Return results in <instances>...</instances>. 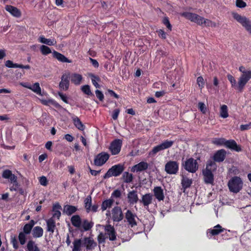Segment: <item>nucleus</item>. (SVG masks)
Segmentation results:
<instances>
[{"mask_svg":"<svg viewBox=\"0 0 251 251\" xmlns=\"http://www.w3.org/2000/svg\"><path fill=\"white\" fill-rule=\"evenodd\" d=\"M239 70L242 74L238 81L237 90L240 92H242L246 84L251 78V70H247L242 66L239 67Z\"/></svg>","mask_w":251,"mask_h":251,"instance_id":"nucleus-1","label":"nucleus"},{"mask_svg":"<svg viewBox=\"0 0 251 251\" xmlns=\"http://www.w3.org/2000/svg\"><path fill=\"white\" fill-rule=\"evenodd\" d=\"M232 16L248 32L251 34V21L249 19L245 16H242L236 12H232Z\"/></svg>","mask_w":251,"mask_h":251,"instance_id":"nucleus-2","label":"nucleus"},{"mask_svg":"<svg viewBox=\"0 0 251 251\" xmlns=\"http://www.w3.org/2000/svg\"><path fill=\"white\" fill-rule=\"evenodd\" d=\"M174 143V141L168 140H165L161 144L154 147L151 151L150 152V154L154 155L157 152L161 151L168 149L171 147L173 145Z\"/></svg>","mask_w":251,"mask_h":251,"instance_id":"nucleus-3","label":"nucleus"},{"mask_svg":"<svg viewBox=\"0 0 251 251\" xmlns=\"http://www.w3.org/2000/svg\"><path fill=\"white\" fill-rule=\"evenodd\" d=\"M122 144V140L119 139H115L111 143L109 149L112 155H117L120 152Z\"/></svg>","mask_w":251,"mask_h":251,"instance_id":"nucleus-4","label":"nucleus"},{"mask_svg":"<svg viewBox=\"0 0 251 251\" xmlns=\"http://www.w3.org/2000/svg\"><path fill=\"white\" fill-rule=\"evenodd\" d=\"M59 84L60 89L65 91L67 90L70 84V73L68 72L63 74Z\"/></svg>","mask_w":251,"mask_h":251,"instance_id":"nucleus-5","label":"nucleus"},{"mask_svg":"<svg viewBox=\"0 0 251 251\" xmlns=\"http://www.w3.org/2000/svg\"><path fill=\"white\" fill-rule=\"evenodd\" d=\"M226 147L231 151L239 152L241 151V147L238 145L235 140L230 139L226 142Z\"/></svg>","mask_w":251,"mask_h":251,"instance_id":"nucleus-6","label":"nucleus"},{"mask_svg":"<svg viewBox=\"0 0 251 251\" xmlns=\"http://www.w3.org/2000/svg\"><path fill=\"white\" fill-rule=\"evenodd\" d=\"M5 9L14 17L19 18L21 16V11L16 7L10 5H6Z\"/></svg>","mask_w":251,"mask_h":251,"instance_id":"nucleus-7","label":"nucleus"},{"mask_svg":"<svg viewBox=\"0 0 251 251\" xmlns=\"http://www.w3.org/2000/svg\"><path fill=\"white\" fill-rule=\"evenodd\" d=\"M181 15L186 19L190 20L191 22L196 23L197 24V22L199 20V18H200V16L191 12H185L181 14Z\"/></svg>","mask_w":251,"mask_h":251,"instance_id":"nucleus-8","label":"nucleus"},{"mask_svg":"<svg viewBox=\"0 0 251 251\" xmlns=\"http://www.w3.org/2000/svg\"><path fill=\"white\" fill-rule=\"evenodd\" d=\"M52 56L54 58L57 59L59 61L61 62L71 63L72 61L68 59L63 54L54 50L52 52Z\"/></svg>","mask_w":251,"mask_h":251,"instance_id":"nucleus-9","label":"nucleus"},{"mask_svg":"<svg viewBox=\"0 0 251 251\" xmlns=\"http://www.w3.org/2000/svg\"><path fill=\"white\" fill-rule=\"evenodd\" d=\"M70 79L72 83L74 84L78 85L81 83L82 79V76L81 75L74 73L72 74H70Z\"/></svg>","mask_w":251,"mask_h":251,"instance_id":"nucleus-10","label":"nucleus"},{"mask_svg":"<svg viewBox=\"0 0 251 251\" xmlns=\"http://www.w3.org/2000/svg\"><path fill=\"white\" fill-rule=\"evenodd\" d=\"M73 121L75 126L78 129L81 131L84 130L85 126L77 117L75 116L73 117Z\"/></svg>","mask_w":251,"mask_h":251,"instance_id":"nucleus-11","label":"nucleus"},{"mask_svg":"<svg viewBox=\"0 0 251 251\" xmlns=\"http://www.w3.org/2000/svg\"><path fill=\"white\" fill-rule=\"evenodd\" d=\"M39 41L49 46L54 45L56 44V41L55 40L46 39L44 36H40L39 37Z\"/></svg>","mask_w":251,"mask_h":251,"instance_id":"nucleus-12","label":"nucleus"},{"mask_svg":"<svg viewBox=\"0 0 251 251\" xmlns=\"http://www.w3.org/2000/svg\"><path fill=\"white\" fill-rule=\"evenodd\" d=\"M226 140L224 138H213L212 143L217 146H224L226 147Z\"/></svg>","mask_w":251,"mask_h":251,"instance_id":"nucleus-13","label":"nucleus"},{"mask_svg":"<svg viewBox=\"0 0 251 251\" xmlns=\"http://www.w3.org/2000/svg\"><path fill=\"white\" fill-rule=\"evenodd\" d=\"M89 76L91 78L92 82L93 84L97 88H100V85L97 82V81H99L100 80V77L98 76H96L92 74H89Z\"/></svg>","mask_w":251,"mask_h":251,"instance_id":"nucleus-14","label":"nucleus"},{"mask_svg":"<svg viewBox=\"0 0 251 251\" xmlns=\"http://www.w3.org/2000/svg\"><path fill=\"white\" fill-rule=\"evenodd\" d=\"M30 90L38 95H41V90L38 82H36L32 85H31Z\"/></svg>","mask_w":251,"mask_h":251,"instance_id":"nucleus-15","label":"nucleus"},{"mask_svg":"<svg viewBox=\"0 0 251 251\" xmlns=\"http://www.w3.org/2000/svg\"><path fill=\"white\" fill-rule=\"evenodd\" d=\"M220 115L223 118H226L228 116L227 107L226 105H223L221 107Z\"/></svg>","mask_w":251,"mask_h":251,"instance_id":"nucleus-16","label":"nucleus"},{"mask_svg":"<svg viewBox=\"0 0 251 251\" xmlns=\"http://www.w3.org/2000/svg\"><path fill=\"white\" fill-rule=\"evenodd\" d=\"M82 91L85 94L88 96H93V94L91 92L90 87L88 85H83L81 88Z\"/></svg>","mask_w":251,"mask_h":251,"instance_id":"nucleus-17","label":"nucleus"},{"mask_svg":"<svg viewBox=\"0 0 251 251\" xmlns=\"http://www.w3.org/2000/svg\"><path fill=\"white\" fill-rule=\"evenodd\" d=\"M228 80L230 81L231 86L237 89L238 84H236V81L234 77L230 74L227 75Z\"/></svg>","mask_w":251,"mask_h":251,"instance_id":"nucleus-18","label":"nucleus"},{"mask_svg":"<svg viewBox=\"0 0 251 251\" xmlns=\"http://www.w3.org/2000/svg\"><path fill=\"white\" fill-rule=\"evenodd\" d=\"M40 50L43 55H47L51 52L50 48L45 45H42L40 47Z\"/></svg>","mask_w":251,"mask_h":251,"instance_id":"nucleus-19","label":"nucleus"},{"mask_svg":"<svg viewBox=\"0 0 251 251\" xmlns=\"http://www.w3.org/2000/svg\"><path fill=\"white\" fill-rule=\"evenodd\" d=\"M226 152L224 149H221L218 151L213 157H223L226 156Z\"/></svg>","mask_w":251,"mask_h":251,"instance_id":"nucleus-20","label":"nucleus"},{"mask_svg":"<svg viewBox=\"0 0 251 251\" xmlns=\"http://www.w3.org/2000/svg\"><path fill=\"white\" fill-rule=\"evenodd\" d=\"M197 84L200 89H202L204 86V81L203 77L201 76L198 77L197 79Z\"/></svg>","mask_w":251,"mask_h":251,"instance_id":"nucleus-21","label":"nucleus"},{"mask_svg":"<svg viewBox=\"0 0 251 251\" xmlns=\"http://www.w3.org/2000/svg\"><path fill=\"white\" fill-rule=\"evenodd\" d=\"M163 23L166 27L169 29L170 31L172 30V25L170 23L169 19L168 17H164L163 19Z\"/></svg>","mask_w":251,"mask_h":251,"instance_id":"nucleus-22","label":"nucleus"},{"mask_svg":"<svg viewBox=\"0 0 251 251\" xmlns=\"http://www.w3.org/2000/svg\"><path fill=\"white\" fill-rule=\"evenodd\" d=\"M236 6L237 7L242 8L245 7L247 6V4L242 0H236Z\"/></svg>","mask_w":251,"mask_h":251,"instance_id":"nucleus-23","label":"nucleus"},{"mask_svg":"<svg viewBox=\"0 0 251 251\" xmlns=\"http://www.w3.org/2000/svg\"><path fill=\"white\" fill-rule=\"evenodd\" d=\"M96 97L101 101H102L104 100V95L103 93L99 90H96L95 91Z\"/></svg>","mask_w":251,"mask_h":251,"instance_id":"nucleus-24","label":"nucleus"},{"mask_svg":"<svg viewBox=\"0 0 251 251\" xmlns=\"http://www.w3.org/2000/svg\"><path fill=\"white\" fill-rule=\"evenodd\" d=\"M198 107L199 109L202 113H205L206 111V108L204 103L200 102L198 103Z\"/></svg>","mask_w":251,"mask_h":251,"instance_id":"nucleus-25","label":"nucleus"},{"mask_svg":"<svg viewBox=\"0 0 251 251\" xmlns=\"http://www.w3.org/2000/svg\"><path fill=\"white\" fill-rule=\"evenodd\" d=\"M157 56L164 57L168 55V53L162 50V49H159L156 51Z\"/></svg>","mask_w":251,"mask_h":251,"instance_id":"nucleus-26","label":"nucleus"},{"mask_svg":"<svg viewBox=\"0 0 251 251\" xmlns=\"http://www.w3.org/2000/svg\"><path fill=\"white\" fill-rule=\"evenodd\" d=\"M251 128V122L246 125H242L240 126V129L242 131L246 130Z\"/></svg>","mask_w":251,"mask_h":251,"instance_id":"nucleus-27","label":"nucleus"},{"mask_svg":"<svg viewBox=\"0 0 251 251\" xmlns=\"http://www.w3.org/2000/svg\"><path fill=\"white\" fill-rule=\"evenodd\" d=\"M119 109H116L113 111V114L112 115V117L113 120H116L117 119L119 113H120Z\"/></svg>","mask_w":251,"mask_h":251,"instance_id":"nucleus-28","label":"nucleus"},{"mask_svg":"<svg viewBox=\"0 0 251 251\" xmlns=\"http://www.w3.org/2000/svg\"><path fill=\"white\" fill-rule=\"evenodd\" d=\"M58 95L63 101L66 103H68V98L65 95H64L62 93L59 92Z\"/></svg>","mask_w":251,"mask_h":251,"instance_id":"nucleus-29","label":"nucleus"},{"mask_svg":"<svg viewBox=\"0 0 251 251\" xmlns=\"http://www.w3.org/2000/svg\"><path fill=\"white\" fill-rule=\"evenodd\" d=\"M159 36L162 39H166V33L163 29H159L158 31Z\"/></svg>","mask_w":251,"mask_h":251,"instance_id":"nucleus-30","label":"nucleus"},{"mask_svg":"<svg viewBox=\"0 0 251 251\" xmlns=\"http://www.w3.org/2000/svg\"><path fill=\"white\" fill-rule=\"evenodd\" d=\"M89 60H90L91 63L95 68H97L99 67V64L98 62L96 60L90 57L89 58Z\"/></svg>","mask_w":251,"mask_h":251,"instance_id":"nucleus-31","label":"nucleus"},{"mask_svg":"<svg viewBox=\"0 0 251 251\" xmlns=\"http://www.w3.org/2000/svg\"><path fill=\"white\" fill-rule=\"evenodd\" d=\"M107 93L111 97H113L116 99L119 98V96L112 90L108 89L107 90Z\"/></svg>","mask_w":251,"mask_h":251,"instance_id":"nucleus-32","label":"nucleus"},{"mask_svg":"<svg viewBox=\"0 0 251 251\" xmlns=\"http://www.w3.org/2000/svg\"><path fill=\"white\" fill-rule=\"evenodd\" d=\"M65 139L69 142H72L74 140V137L69 134H67L65 135Z\"/></svg>","mask_w":251,"mask_h":251,"instance_id":"nucleus-33","label":"nucleus"},{"mask_svg":"<svg viewBox=\"0 0 251 251\" xmlns=\"http://www.w3.org/2000/svg\"><path fill=\"white\" fill-rule=\"evenodd\" d=\"M166 92L164 91H157L155 93V96L157 98H159L163 96Z\"/></svg>","mask_w":251,"mask_h":251,"instance_id":"nucleus-34","label":"nucleus"},{"mask_svg":"<svg viewBox=\"0 0 251 251\" xmlns=\"http://www.w3.org/2000/svg\"><path fill=\"white\" fill-rule=\"evenodd\" d=\"M52 145V142H51V141H48V142L46 143V145H45V147H46V148L47 150H49V151H51V147Z\"/></svg>","mask_w":251,"mask_h":251,"instance_id":"nucleus-35","label":"nucleus"},{"mask_svg":"<svg viewBox=\"0 0 251 251\" xmlns=\"http://www.w3.org/2000/svg\"><path fill=\"white\" fill-rule=\"evenodd\" d=\"M50 103L52 104L53 106H54L57 108H61V106L57 102L55 101L52 100L50 101Z\"/></svg>","mask_w":251,"mask_h":251,"instance_id":"nucleus-36","label":"nucleus"},{"mask_svg":"<svg viewBox=\"0 0 251 251\" xmlns=\"http://www.w3.org/2000/svg\"><path fill=\"white\" fill-rule=\"evenodd\" d=\"M13 62L12 61L8 60L5 62V65L6 67H7L8 68H12V67L13 66Z\"/></svg>","mask_w":251,"mask_h":251,"instance_id":"nucleus-37","label":"nucleus"},{"mask_svg":"<svg viewBox=\"0 0 251 251\" xmlns=\"http://www.w3.org/2000/svg\"><path fill=\"white\" fill-rule=\"evenodd\" d=\"M211 21L207 19H204L203 25L205 26H210V24H211Z\"/></svg>","mask_w":251,"mask_h":251,"instance_id":"nucleus-38","label":"nucleus"},{"mask_svg":"<svg viewBox=\"0 0 251 251\" xmlns=\"http://www.w3.org/2000/svg\"><path fill=\"white\" fill-rule=\"evenodd\" d=\"M96 157H109V155L108 153L104 152H102L101 153H99Z\"/></svg>","mask_w":251,"mask_h":251,"instance_id":"nucleus-39","label":"nucleus"},{"mask_svg":"<svg viewBox=\"0 0 251 251\" xmlns=\"http://www.w3.org/2000/svg\"><path fill=\"white\" fill-rule=\"evenodd\" d=\"M219 80L217 76H215L213 78V85L216 87H218L219 86Z\"/></svg>","mask_w":251,"mask_h":251,"instance_id":"nucleus-40","label":"nucleus"},{"mask_svg":"<svg viewBox=\"0 0 251 251\" xmlns=\"http://www.w3.org/2000/svg\"><path fill=\"white\" fill-rule=\"evenodd\" d=\"M204 19V18L203 17L200 16V18H199V20L197 22V24L200 25H202Z\"/></svg>","mask_w":251,"mask_h":251,"instance_id":"nucleus-41","label":"nucleus"},{"mask_svg":"<svg viewBox=\"0 0 251 251\" xmlns=\"http://www.w3.org/2000/svg\"><path fill=\"white\" fill-rule=\"evenodd\" d=\"M6 56L4 50H0V60Z\"/></svg>","mask_w":251,"mask_h":251,"instance_id":"nucleus-42","label":"nucleus"},{"mask_svg":"<svg viewBox=\"0 0 251 251\" xmlns=\"http://www.w3.org/2000/svg\"><path fill=\"white\" fill-rule=\"evenodd\" d=\"M9 118L7 115H0V121L8 120Z\"/></svg>","mask_w":251,"mask_h":251,"instance_id":"nucleus-43","label":"nucleus"},{"mask_svg":"<svg viewBox=\"0 0 251 251\" xmlns=\"http://www.w3.org/2000/svg\"><path fill=\"white\" fill-rule=\"evenodd\" d=\"M51 100H41V102L42 104L44 105H48L49 103H50V101Z\"/></svg>","mask_w":251,"mask_h":251,"instance_id":"nucleus-44","label":"nucleus"},{"mask_svg":"<svg viewBox=\"0 0 251 251\" xmlns=\"http://www.w3.org/2000/svg\"><path fill=\"white\" fill-rule=\"evenodd\" d=\"M127 113L129 114L134 115L135 114V111L132 108H129L127 110Z\"/></svg>","mask_w":251,"mask_h":251,"instance_id":"nucleus-45","label":"nucleus"},{"mask_svg":"<svg viewBox=\"0 0 251 251\" xmlns=\"http://www.w3.org/2000/svg\"><path fill=\"white\" fill-rule=\"evenodd\" d=\"M10 93V91L8 90V89H0V93Z\"/></svg>","mask_w":251,"mask_h":251,"instance_id":"nucleus-46","label":"nucleus"},{"mask_svg":"<svg viewBox=\"0 0 251 251\" xmlns=\"http://www.w3.org/2000/svg\"><path fill=\"white\" fill-rule=\"evenodd\" d=\"M147 102L149 103H154L156 102L155 100L153 98H150L147 100Z\"/></svg>","mask_w":251,"mask_h":251,"instance_id":"nucleus-47","label":"nucleus"},{"mask_svg":"<svg viewBox=\"0 0 251 251\" xmlns=\"http://www.w3.org/2000/svg\"><path fill=\"white\" fill-rule=\"evenodd\" d=\"M21 85L24 87L30 89L31 85L27 83H21Z\"/></svg>","mask_w":251,"mask_h":251,"instance_id":"nucleus-48","label":"nucleus"},{"mask_svg":"<svg viewBox=\"0 0 251 251\" xmlns=\"http://www.w3.org/2000/svg\"><path fill=\"white\" fill-rule=\"evenodd\" d=\"M80 139H81V141L82 142L83 144L84 145V146H87V142H86V140L85 139V138L84 137H83V136H81L80 137Z\"/></svg>","mask_w":251,"mask_h":251,"instance_id":"nucleus-49","label":"nucleus"},{"mask_svg":"<svg viewBox=\"0 0 251 251\" xmlns=\"http://www.w3.org/2000/svg\"><path fill=\"white\" fill-rule=\"evenodd\" d=\"M21 65L22 64H18L17 63H13V66L12 67V68H21Z\"/></svg>","mask_w":251,"mask_h":251,"instance_id":"nucleus-50","label":"nucleus"},{"mask_svg":"<svg viewBox=\"0 0 251 251\" xmlns=\"http://www.w3.org/2000/svg\"><path fill=\"white\" fill-rule=\"evenodd\" d=\"M63 2V0H55V3L58 6L61 5Z\"/></svg>","mask_w":251,"mask_h":251,"instance_id":"nucleus-51","label":"nucleus"},{"mask_svg":"<svg viewBox=\"0 0 251 251\" xmlns=\"http://www.w3.org/2000/svg\"><path fill=\"white\" fill-rule=\"evenodd\" d=\"M141 75V71L139 69H138L135 72V76L138 77Z\"/></svg>","mask_w":251,"mask_h":251,"instance_id":"nucleus-52","label":"nucleus"},{"mask_svg":"<svg viewBox=\"0 0 251 251\" xmlns=\"http://www.w3.org/2000/svg\"><path fill=\"white\" fill-rule=\"evenodd\" d=\"M30 68V67L29 65H21V69H29Z\"/></svg>","mask_w":251,"mask_h":251,"instance_id":"nucleus-53","label":"nucleus"},{"mask_svg":"<svg viewBox=\"0 0 251 251\" xmlns=\"http://www.w3.org/2000/svg\"><path fill=\"white\" fill-rule=\"evenodd\" d=\"M217 24L214 22H212L211 21V24H210V26L211 27H215L217 26Z\"/></svg>","mask_w":251,"mask_h":251,"instance_id":"nucleus-54","label":"nucleus"},{"mask_svg":"<svg viewBox=\"0 0 251 251\" xmlns=\"http://www.w3.org/2000/svg\"><path fill=\"white\" fill-rule=\"evenodd\" d=\"M50 133L52 135H55V133H56V130L54 128V127H52L51 129V130H50Z\"/></svg>","mask_w":251,"mask_h":251,"instance_id":"nucleus-55","label":"nucleus"},{"mask_svg":"<svg viewBox=\"0 0 251 251\" xmlns=\"http://www.w3.org/2000/svg\"><path fill=\"white\" fill-rule=\"evenodd\" d=\"M75 148L77 150H79V145L78 144H75Z\"/></svg>","mask_w":251,"mask_h":251,"instance_id":"nucleus-56","label":"nucleus"},{"mask_svg":"<svg viewBox=\"0 0 251 251\" xmlns=\"http://www.w3.org/2000/svg\"><path fill=\"white\" fill-rule=\"evenodd\" d=\"M39 157H47V154L46 153L40 155Z\"/></svg>","mask_w":251,"mask_h":251,"instance_id":"nucleus-57","label":"nucleus"},{"mask_svg":"<svg viewBox=\"0 0 251 251\" xmlns=\"http://www.w3.org/2000/svg\"><path fill=\"white\" fill-rule=\"evenodd\" d=\"M30 57H28V58H27V61H28V62H29V61H30Z\"/></svg>","mask_w":251,"mask_h":251,"instance_id":"nucleus-58","label":"nucleus"},{"mask_svg":"<svg viewBox=\"0 0 251 251\" xmlns=\"http://www.w3.org/2000/svg\"><path fill=\"white\" fill-rule=\"evenodd\" d=\"M3 1L4 3H5L7 1V0H3Z\"/></svg>","mask_w":251,"mask_h":251,"instance_id":"nucleus-59","label":"nucleus"},{"mask_svg":"<svg viewBox=\"0 0 251 251\" xmlns=\"http://www.w3.org/2000/svg\"><path fill=\"white\" fill-rule=\"evenodd\" d=\"M24 157H26V155L24 154Z\"/></svg>","mask_w":251,"mask_h":251,"instance_id":"nucleus-60","label":"nucleus"}]
</instances>
